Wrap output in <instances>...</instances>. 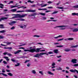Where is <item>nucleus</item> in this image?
<instances>
[{"label": "nucleus", "instance_id": "obj_1", "mask_svg": "<svg viewBox=\"0 0 78 78\" xmlns=\"http://www.w3.org/2000/svg\"><path fill=\"white\" fill-rule=\"evenodd\" d=\"M41 49V48H34L32 49H30V50H24V51L27 52L29 51V52H30V53H34V52H36V53H39V51H45V50H40Z\"/></svg>", "mask_w": 78, "mask_h": 78}, {"label": "nucleus", "instance_id": "obj_2", "mask_svg": "<svg viewBox=\"0 0 78 78\" xmlns=\"http://www.w3.org/2000/svg\"><path fill=\"white\" fill-rule=\"evenodd\" d=\"M36 12V10H23V11H16V12Z\"/></svg>", "mask_w": 78, "mask_h": 78}, {"label": "nucleus", "instance_id": "obj_3", "mask_svg": "<svg viewBox=\"0 0 78 78\" xmlns=\"http://www.w3.org/2000/svg\"><path fill=\"white\" fill-rule=\"evenodd\" d=\"M26 16H27V14H24L22 15H21L20 14H18L19 18H23V17H24Z\"/></svg>", "mask_w": 78, "mask_h": 78}, {"label": "nucleus", "instance_id": "obj_4", "mask_svg": "<svg viewBox=\"0 0 78 78\" xmlns=\"http://www.w3.org/2000/svg\"><path fill=\"white\" fill-rule=\"evenodd\" d=\"M69 71L73 73H75V72H76L78 74V71L76 69H74V70L73 69H70L69 70Z\"/></svg>", "mask_w": 78, "mask_h": 78}, {"label": "nucleus", "instance_id": "obj_5", "mask_svg": "<svg viewBox=\"0 0 78 78\" xmlns=\"http://www.w3.org/2000/svg\"><path fill=\"white\" fill-rule=\"evenodd\" d=\"M5 44H6L7 45L3 44H1V45H2V46H4V47H6L7 45H11V43L10 42H6L5 43Z\"/></svg>", "mask_w": 78, "mask_h": 78}, {"label": "nucleus", "instance_id": "obj_6", "mask_svg": "<svg viewBox=\"0 0 78 78\" xmlns=\"http://www.w3.org/2000/svg\"><path fill=\"white\" fill-rule=\"evenodd\" d=\"M16 23V21H13L11 23H9V25H10V26H12L13 25V24H14Z\"/></svg>", "mask_w": 78, "mask_h": 78}, {"label": "nucleus", "instance_id": "obj_7", "mask_svg": "<svg viewBox=\"0 0 78 78\" xmlns=\"http://www.w3.org/2000/svg\"><path fill=\"white\" fill-rule=\"evenodd\" d=\"M8 19V17H3L0 19V22H2V20H6V19Z\"/></svg>", "mask_w": 78, "mask_h": 78}, {"label": "nucleus", "instance_id": "obj_8", "mask_svg": "<svg viewBox=\"0 0 78 78\" xmlns=\"http://www.w3.org/2000/svg\"><path fill=\"white\" fill-rule=\"evenodd\" d=\"M76 61H77V59H73L71 60V62L73 63L76 64L77 62Z\"/></svg>", "mask_w": 78, "mask_h": 78}, {"label": "nucleus", "instance_id": "obj_9", "mask_svg": "<svg viewBox=\"0 0 78 78\" xmlns=\"http://www.w3.org/2000/svg\"><path fill=\"white\" fill-rule=\"evenodd\" d=\"M15 20H20V21H25V19L22 18L16 19H15Z\"/></svg>", "mask_w": 78, "mask_h": 78}, {"label": "nucleus", "instance_id": "obj_10", "mask_svg": "<svg viewBox=\"0 0 78 78\" xmlns=\"http://www.w3.org/2000/svg\"><path fill=\"white\" fill-rule=\"evenodd\" d=\"M21 50H18V51L14 52V54H15V55H16L17 54H18V53H20L21 52Z\"/></svg>", "mask_w": 78, "mask_h": 78}, {"label": "nucleus", "instance_id": "obj_11", "mask_svg": "<svg viewBox=\"0 0 78 78\" xmlns=\"http://www.w3.org/2000/svg\"><path fill=\"white\" fill-rule=\"evenodd\" d=\"M39 56H40L39 54H37L36 55L34 56V57H35V58H39Z\"/></svg>", "mask_w": 78, "mask_h": 78}, {"label": "nucleus", "instance_id": "obj_12", "mask_svg": "<svg viewBox=\"0 0 78 78\" xmlns=\"http://www.w3.org/2000/svg\"><path fill=\"white\" fill-rule=\"evenodd\" d=\"M12 17V19H16V18H19V14H17V15H16Z\"/></svg>", "mask_w": 78, "mask_h": 78}, {"label": "nucleus", "instance_id": "obj_13", "mask_svg": "<svg viewBox=\"0 0 78 78\" xmlns=\"http://www.w3.org/2000/svg\"><path fill=\"white\" fill-rule=\"evenodd\" d=\"M65 26H57L55 27H54V28H58V27L59 28H63L64 27H65Z\"/></svg>", "mask_w": 78, "mask_h": 78}, {"label": "nucleus", "instance_id": "obj_14", "mask_svg": "<svg viewBox=\"0 0 78 78\" xmlns=\"http://www.w3.org/2000/svg\"><path fill=\"white\" fill-rule=\"evenodd\" d=\"M55 53H58V49H54L53 51Z\"/></svg>", "mask_w": 78, "mask_h": 78}, {"label": "nucleus", "instance_id": "obj_15", "mask_svg": "<svg viewBox=\"0 0 78 78\" xmlns=\"http://www.w3.org/2000/svg\"><path fill=\"white\" fill-rule=\"evenodd\" d=\"M4 48V49H9V50H11L12 49V47H5Z\"/></svg>", "mask_w": 78, "mask_h": 78}, {"label": "nucleus", "instance_id": "obj_16", "mask_svg": "<svg viewBox=\"0 0 78 78\" xmlns=\"http://www.w3.org/2000/svg\"><path fill=\"white\" fill-rule=\"evenodd\" d=\"M4 25L3 24H0V28H5V27L4 26Z\"/></svg>", "mask_w": 78, "mask_h": 78}, {"label": "nucleus", "instance_id": "obj_17", "mask_svg": "<svg viewBox=\"0 0 78 78\" xmlns=\"http://www.w3.org/2000/svg\"><path fill=\"white\" fill-rule=\"evenodd\" d=\"M20 5H11V8H15V7H19Z\"/></svg>", "mask_w": 78, "mask_h": 78}, {"label": "nucleus", "instance_id": "obj_18", "mask_svg": "<svg viewBox=\"0 0 78 78\" xmlns=\"http://www.w3.org/2000/svg\"><path fill=\"white\" fill-rule=\"evenodd\" d=\"M70 50H70V49H68V48H66L65 49L64 51H65L68 52V51H70Z\"/></svg>", "mask_w": 78, "mask_h": 78}, {"label": "nucleus", "instance_id": "obj_19", "mask_svg": "<svg viewBox=\"0 0 78 78\" xmlns=\"http://www.w3.org/2000/svg\"><path fill=\"white\" fill-rule=\"evenodd\" d=\"M62 37V35H59L57 37H54V39H58V37Z\"/></svg>", "mask_w": 78, "mask_h": 78}, {"label": "nucleus", "instance_id": "obj_20", "mask_svg": "<svg viewBox=\"0 0 78 78\" xmlns=\"http://www.w3.org/2000/svg\"><path fill=\"white\" fill-rule=\"evenodd\" d=\"M45 54H47V53L45 52V53H40L39 55H40V56L41 55H45Z\"/></svg>", "mask_w": 78, "mask_h": 78}, {"label": "nucleus", "instance_id": "obj_21", "mask_svg": "<svg viewBox=\"0 0 78 78\" xmlns=\"http://www.w3.org/2000/svg\"><path fill=\"white\" fill-rule=\"evenodd\" d=\"M78 31V29H75L73 30V32H77Z\"/></svg>", "mask_w": 78, "mask_h": 78}, {"label": "nucleus", "instance_id": "obj_22", "mask_svg": "<svg viewBox=\"0 0 78 78\" xmlns=\"http://www.w3.org/2000/svg\"><path fill=\"white\" fill-rule=\"evenodd\" d=\"M7 75H9V76H13L12 74L11 73H8L7 74Z\"/></svg>", "mask_w": 78, "mask_h": 78}, {"label": "nucleus", "instance_id": "obj_23", "mask_svg": "<svg viewBox=\"0 0 78 78\" xmlns=\"http://www.w3.org/2000/svg\"><path fill=\"white\" fill-rule=\"evenodd\" d=\"M78 47V45H74V46H73L71 47V48H76V47Z\"/></svg>", "mask_w": 78, "mask_h": 78}, {"label": "nucleus", "instance_id": "obj_24", "mask_svg": "<svg viewBox=\"0 0 78 78\" xmlns=\"http://www.w3.org/2000/svg\"><path fill=\"white\" fill-rule=\"evenodd\" d=\"M16 11H17V9H11V11L12 12H16Z\"/></svg>", "mask_w": 78, "mask_h": 78}, {"label": "nucleus", "instance_id": "obj_25", "mask_svg": "<svg viewBox=\"0 0 78 78\" xmlns=\"http://www.w3.org/2000/svg\"><path fill=\"white\" fill-rule=\"evenodd\" d=\"M73 16H78V13H72Z\"/></svg>", "mask_w": 78, "mask_h": 78}, {"label": "nucleus", "instance_id": "obj_26", "mask_svg": "<svg viewBox=\"0 0 78 78\" xmlns=\"http://www.w3.org/2000/svg\"><path fill=\"white\" fill-rule=\"evenodd\" d=\"M68 41H73V38H68Z\"/></svg>", "mask_w": 78, "mask_h": 78}, {"label": "nucleus", "instance_id": "obj_27", "mask_svg": "<svg viewBox=\"0 0 78 78\" xmlns=\"http://www.w3.org/2000/svg\"><path fill=\"white\" fill-rule=\"evenodd\" d=\"M48 74H49L50 75H54V74L53 73H52L50 71H48Z\"/></svg>", "mask_w": 78, "mask_h": 78}, {"label": "nucleus", "instance_id": "obj_28", "mask_svg": "<svg viewBox=\"0 0 78 78\" xmlns=\"http://www.w3.org/2000/svg\"><path fill=\"white\" fill-rule=\"evenodd\" d=\"M57 20H48L47 21V22H56Z\"/></svg>", "mask_w": 78, "mask_h": 78}, {"label": "nucleus", "instance_id": "obj_29", "mask_svg": "<svg viewBox=\"0 0 78 78\" xmlns=\"http://www.w3.org/2000/svg\"><path fill=\"white\" fill-rule=\"evenodd\" d=\"M58 11H55L54 12L52 13V14H56V13H58Z\"/></svg>", "mask_w": 78, "mask_h": 78}, {"label": "nucleus", "instance_id": "obj_30", "mask_svg": "<svg viewBox=\"0 0 78 78\" xmlns=\"http://www.w3.org/2000/svg\"><path fill=\"white\" fill-rule=\"evenodd\" d=\"M59 69L57 68L56 69V70H62V68H61L60 67H59Z\"/></svg>", "mask_w": 78, "mask_h": 78}, {"label": "nucleus", "instance_id": "obj_31", "mask_svg": "<svg viewBox=\"0 0 78 78\" xmlns=\"http://www.w3.org/2000/svg\"><path fill=\"white\" fill-rule=\"evenodd\" d=\"M47 9H38V10H47Z\"/></svg>", "mask_w": 78, "mask_h": 78}, {"label": "nucleus", "instance_id": "obj_32", "mask_svg": "<svg viewBox=\"0 0 78 78\" xmlns=\"http://www.w3.org/2000/svg\"><path fill=\"white\" fill-rule=\"evenodd\" d=\"M5 32V30H2L0 31V33H3Z\"/></svg>", "mask_w": 78, "mask_h": 78}, {"label": "nucleus", "instance_id": "obj_33", "mask_svg": "<svg viewBox=\"0 0 78 78\" xmlns=\"http://www.w3.org/2000/svg\"><path fill=\"white\" fill-rule=\"evenodd\" d=\"M11 61H12V62H17V61L14 59H11Z\"/></svg>", "mask_w": 78, "mask_h": 78}, {"label": "nucleus", "instance_id": "obj_34", "mask_svg": "<svg viewBox=\"0 0 78 78\" xmlns=\"http://www.w3.org/2000/svg\"><path fill=\"white\" fill-rule=\"evenodd\" d=\"M73 8H78V5H75L73 6Z\"/></svg>", "mask_w": 78, "mask_h": 78}, {"label": "nucleus", "instance_id": "obj_35", "mask_svg": "<svg viewBox=\"0 0 78 78\" xmlns=\"http://www.w3.org/2000/svg\"><path fill=\"white\" fill-rule=\"evenodd\" d=\"M36 15H37V14L36 13H35L33 14H31V15H29L30 16H36Z\"/></svg>", "mask_w": 78, "mask_h": 78}, {"label": "nucleus", "instance_id": "obj_36", "mask_svg": "<svg viewBox=\"0 0 78 78\" xmlns=\"http://www.w3.org/2000/svg\"><path fill=\"white\" fill-rule=\"evenodd\" d=\"M1 74L2 75H3V76H8V75H7L5 74H4L3 73H2Z\"/></svg>", "mask_w": 78, "mask_h": 78}, {"label": "nucleus", "instance_id": "obj_37", "mask_svg": "<svg viewBox=\"0 0 78 78\" xmlns=\"http://www.w3.org/2000/svg\"><path fill=\"white\" fill-rule=\"evenodd\" d=\"M32 72L33 73H34V74H35V73H36V72L35 70H33Z\"/></svg>", "mask_w": 78, "mask_h": 78}, {"label": "nucleus", "instance_id": "obj_38", "mask_svg": "<svg viewBox=\"0 0 78 78\" xmlns=\"http://www.w3.org/2000/svg\"><path fill=\"white\" fill-rule=\"evenodd\" d=\"M56 47H58V48H60L61 47H63V46L62 45H59L56 46Z\"/></svg>", "mask_w": 78, "mask_h": 78}, {"label": "nucleus", "instance_id": "obj_39", "mask_svg": "<svg viewBox=\"0 0 78 78\" xmlns=\"http://www.w3.org/2000/svg\"><path fill=\"white\" fill-rule=\"evenodd\" d=\"M33 37H40V36L37 35H34L33 36Z\"/></svg>", "mask_w": 78, "mask_h": 78}, {"label": "nucleus", "instance_id": "obj_40", "mask_svg": "<svg viewBox=\"0 0 78 78\" xmlns=\"http://www.w3.org/2000/svg\"><path fill=\"white\" fill-rule=\"evenodd\" d=\"M57 8H58V9H64V8L63 7H57Z\"/></svg>", "mask_w": 78, "mask_h": 78}, {"label": "nucleus", "instance_id": "obj_41", "mask_svg": "<svg viewBox=\"0 0 78 78\" xmlns=\"http://www.w3.org/2000/svg\"><path fill=\"white\" fill-rule=\"evenodd\" d=\"M40 14L41 15V16H45V14L43 13H40Z\"/></svg>", "mask_w": 78, "mask_h": 78}, {"label": "nucleus", "instance_id": "obj_42", "mask_svg": "<svg viewBox=\"0 0 78 78\" xmlns=\"http://www.w3.org/2000/svg\"><path fill=\"white\" fill-rule=\"evenodd\" d=\"M20 66V63H17V65H15V67H17V66Z\"/></svg>", "mask_w": 78, "mask_h": 78}, {"label": "nucleus", "instance_id": "obj_43", "mask_svg": "<svg viewBox=\"0 0 78 78\" xmlns=\"http://www.w3.org/2000/svg\"><path fill=\"white\" fill-rule=\"evenodd\" d=\"M39 73H40L42 75H44V74L43 73V72L42 71H39Z\"/></svg>", "mask_w": 78, "mask_h": 78}, {"label": "nucleus", "instance_id": "obj_44", "mask_svg": "<svg viewBox=\"0 0 78 78\" xmlns=\"http://www.w3.org/2000/svg\"><path fill=\"white\" fill-rule=\"evenodd\" d=\"M27 58V57H25V56H23L22 57H20L19 58Z\"/></svg>", "mask_w": 78, "mask_h": 78}, {"label": "nucleus", "instance_id": "obj_45", "mask_svg": "<svg viewBox=\"0 0 78 78\" xmlns=\"http://www.w3.org/2000/svg\"><path fill=\"white\" fill-rule=\"evenodd\" d=\"M3 63H4V64H7V62H6L5 61H3Z\"/></svg>", "mask_w": 78, "mask_h": 78}, {"label": "nucleus", "instance_id": "obj_46", "mask_svg": "<svg viewBox=\"0 0 78 78\" xmlns=\"http://www.w3.org/2000/svg\"><path fill=\"white\" fill-rule=\"evenodd\" d=\"M74 67H77L78 66V64H75L73 65Z\"/></svg>", "mask_w": 78, "mask_h": 78}, {"label": "nucleus", "instance_id": "obj_47", "mask_svg": "<svg viewBox=\"0 0 78 78\" xmlns=\"http://www.w3.org/2000/svg\"><path fill=\"white\" fill-rule=\"evenodd\" d=\"M48 54H53V52L51 51L48 52Z\"/></svg>", "mask_w": 78, "mask_h": 78}, {"label": "nucleus", "instance_id": "obj_48", "mask_svg": "<svg viewBox=\"0 0 78 78\" xmlns=\"http://www.w3.org/2000/svg\"><path fill=\"white\" fill-rule=\"evenodd\" d=\"M15 28V27L14 26L12 27V28H10L11 30H14Z\"/></svg>", "mask_w": 78, "mask_h": 78}, {"label": "nucleus", "instance_id": "obj_49", "mask_svg": "<svg viewBox=\"0 0 78 78\" xmlns=\"http://www.w3.org/2000/svg\"><path fill=\"white\" fill-rule=\"evenodd\" d=\"M47 4H44V5L41 6V7H44V6H47Z\"/></svg>", "mask_w": 78, "mask_h": 78}, {"label": "nucleus", "instance_id": "obj_50", "mask_svg": "<svg viewBox=\"0 0 78 78\" xmlns=\"http://www.w3.org/2000/svg\"><path fill=\"white\" fill-rule=\"evenodd\" d=\"M57 61H58V62H61V61H62V59L60 58L59 60H57Z\"/></svg>", "mask_w": 78, "mask_h": 78}, {"label": "nucleus", "instance_id": "obj_51", "mask_svg": "<svg viewBox=\"0 0 78 78\" xmlns=\"http://www.w3.org/2000/svg\"><path fill=\"white\" fill-rule=\"evenodd\" d=\"M7 55H8V56H12V55L9 53H7Z\"/></svg>", "mask_w": 78, "mask_h": 78}, {"label": "nucleus", "instance_id": "obj_52", "mask_svg": "<svg viewBox=\"0 0 78 78\" xmlns=\"http://www.w3.org/2000/svg\"><path fill=\"white\" fill-rule=\"evenodd\" d=\"M63 39H64V38H62V39H58V40H57V41H62V40H63Z\"/></svg>", "mask_w": 78, "mask_h": 78}, {"label": "nucleus", "instance_id": "obj_53", "mask_svg": "<svg viewBox=\"0 0 78 78\" xmlns=\"http://www.w3.org/2000/svg\"><path fill=\"white\" fill-rule=\"evenodd\" d=\"M24 8V6H22L20 7H18L17 8L18 9H19V8Z\"/></svg>", "mask_w": 78, "mask_h": 78}, {"label": "nucleus", "instance_id": "obj_54", "mask_svg": "<svg viewBox=\"0 0 78 78\" xmlns=\"http://www.w3.org/2000/svg\"><path fill=\"white\" fill-rule=\"evenodd\" d=\"M25 45H26V44H22V45H19V47H21V46H23Z\"/></svg>", "mask_w": 78, "mask_h": 78}, {"label": "nucleus", "instance_id": "obj_55", "mask_svg": "<svg viewBox=\"0 0 78 78\" xmlns=\"http://www.w3.org/2000/svg\"><path fill=\"white\" fill-rule=\"evenodd\" d=\"M55 65H56V64H55V63H53L52 64V66H55Z\"/></svg>", "mask_w": 78, "mask_h": 78}, {"label": "nucleus", "instance_id": "obj_56", "mask_svg": "<svg viewBox=\"0 0 78 78\" xmlns=\"http://www.w3.org/2000/svg\"><path fill=\"white\" fill-rule=\"evenodd\" d=\"M27 25H24L23 26L24 28H26L27 27Z\"/></svg>", "mask_w": 78, "mask_h": 78}, {"label": "nucleus", "instance_id": "obj_57", "mask_svg": "<svg viewBox=\"0 0 78 78\" xmlns=\"http://www.w3.org/2000/svg\"><path fill=\"white\" fill-rule=\"evenodd\" d=\"M4 58H5V59H6L8 58V57H6V56H5L4 57Z\"/></svg>", "mask_w": 78, "mask_h": 78}, {"label": "nucleus", "instance_id": "obj_58", "mask_svg": "<svg viewBox=\"0 0 78 78\" xmlns=\"http://www.w3.org/2000/svg\"><path fill=\"white\" fill-rule=\"evenodd\" d=\"M6 72H10L11 71H10V70H9L8 69H6Z\"/></svg>", "mask_w": 78, "mask_h": 78}, {"label": "nucleus", "instance_id": "obj_59", "mask_svg": "<svg viewBox=\"0 0 78 78\" xmlns=\"http://www.w3.org/2000/svg\"><path fill=\"white\" fill-rule=\"evenodd\" d=\"M7 54H8V53H7V52H4L3 53V55H7Z\"/></svg>", "mask_w": 78, "mask_h": 78}, {"label": "nucleus", "instance_id": "obj_60", "mask_svg": "<svg viewBox=\"0 0 78 78\" xmlns=\"http://www.w3.org/2000/svg\"><path fill=\"white\" fill-rule=\"evenodd\" d=\"M0 39H3V36H0Z\"/></svg>", "mask_w": 78, "mask_h": 78}, {"label": "nucleus", "instance_id": "obj_61", "mask_svg": "<svg viewBox=\"0 0 78 78\" xmlns=\"http://www.w3.org/2000/svg\"><path fill=\"white\" fill-rule=\"evenodd\" d=\"M29 61H30V60H26L25 61V62H24V63H27V62H29Z\"/></svg>", "mask_w": 78, "mask_h": 78}, {"label": "nucleus", "instance_id": "obj_62", "mask_svg": "<svg viewBox=\"0 0 78 78\" xmlns=\"http://www.w3.org/2000/svg\"><path fill=\"white\" fill-rule=\"evenodd\" d=\"M2 72L3 73H5V69H2Z\"/></svg>", "mask_w": 78, "mask_h": 78}, {"label": "nucleus", "instance_id": "obj_63", "mask_svg": "<svg viewBox=\"0 0 78 78\" xmlns=\"http://www.w3.org/2000/svg\"><path fill=\"white\" fill-rule=\"evenodd\" d=\"M19 49H23V50H24V49H25V48H24L21 47L19 48Z\"/></svg>", "mask_w": 78, "mask_h": 78}, {"label": "nucleus", "instance_id": "obj_64", "mask_svg": "<svg viewBox=\"0 0 78 78\" xmlns=\"http://www.w3.org/2000/svg\"><path fill=\"white\" fill-rule=\"evenodd\" d=\"M30 64L29 63H28L27 65V67H30Z\"/></svg>", "mask_w": 78, "mask_h": 78}]
</instances>
